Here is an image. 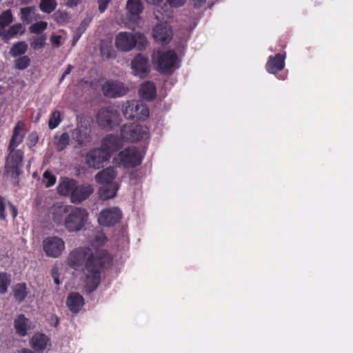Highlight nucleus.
<instances>
[{"label":"nucleus","instance_id":"18","mask_svg":"<svg viewBox=\"0 0 353 353\" xmlns=\"http://www.w3.org/2000/svg\"><path fill=\"white\" fill-rule=\"evenodd\" d=\"M71 136L77 146L80 148L86 146L92 141L90 131L87 128H77L72 130Z\"/></svg>","mask_w":353,"mask_h":353},{"label":"nucleus","instance_id":"47","mask_svg":"<svg viewBox=\"0 0 353 353\" xmlns=\"http://www.w3.org/2000/svg\"><path fill=\"white\" fill-rule=\"evenodd\" d=\"M172 7L179 8L183 6L186 0H166Z\"/></svg>","mask_w":353,"mask_h":353},{"label":"nucleus","instance_id":"17","mask_svg":"<svg viewBox=\"0 0 353 353\" xmlns=\"http://www.w3.org/2000/svg\"><path fill=\"white\" fill-rule=\"evenodd\" d=\"M285 53H277L274 56H270L265 64L268 72L275 74L282 70L285 65Z\"/></svg>","mask_w":353,"mask_h":353},{"label":"nucleus","instance_id":"2","mask_svg":"<svg viewBox=\"0 0 353 353\" xmlns=\"http://www.w3.org/2000/svg\"><path fill=\"white\" fill-rule=\"evenodd\" d=\"M114 44L121 52H130L135 47L141 50L145 48L147 40L140 32H120L116 35Z\"/></svg>","mask_w":353,"mask_h":353},{"label":"nucleus","instance_id":"33","mask_svg":"<svg viewBox=\"0 0 353 353\" xmlns=\"http://www.w3.org/2000/svg\"><path fill=\"white\" fill-rule=\"evenodd\" d=\"M126 8L132 15H139L143 9L141 0H128Z\"/></svg>","mask_w":353,"mask_h":353},{"label":"nucleus","instance_id":"13","mask_svg":"<svg viewBox=\"0 0 353 353\" xmlns=\"http://www.w3.org/2000/svg\"><path fill=\"white\" fill-rule=\"evenodd\" d=\"M132 74L141 79L145 78L150 73V63L147 57L142 54H137L131 61Z\"/></svg>","mask_w":353,"mask_h":353},{"label":"nucleus","instance_id":"16","mask_svg":"<svg viewBox=\"0 0 353 353\" xmlns=\"http://www.w3.org/2000/svg\"><path fill=\"white\" fill-rule=\"evenodd\" d=\"M93 191L92 185L88 183L79 185L77 182L70 200L73 203H81L88 199Z\"/></svg>","mask_w":353,"mask_h":353},{"label":"nucleus","instance_id":"15","mask_svg":"<svg viewBox=\"0 0 353 353\" xmlns=\"http://www.w3.org/2000/svg\"><path fill=\"white\" fill-rule=\"evenodd\" d=\"M102 92L105 97L116 98L123 96L128 92L123 83L106 81L102 85Z\"/></svg>","mask_w":353,"mask_h":353},{"label":"nucleus","instance_id":"50","mask_svg":"<svg viewBox=\"0 0 353 353\" xmlns=\"http://www.w3.org/2000/svg\"><path fill=\"white\" fill-rule=\"evenodd\" d=\"M73 67L71 65H68L65 69V70L64 71V72L62 74V77H61V79H64L67 75H68L72 70Z\"/></svg>","mask_w":353,"mask_h":353},{"label":"nucleus","instance_id":"49","mask_svg":"<svg viewBox=\"0 0 353 353\" xmlns=\"http://www.w3.org/2000/svg\"><path fill=\"white\" fill-rule=\"evenodd\" d=\"M192 1L193 2L194 6L195 8H198L202 7L206 1V0H192Z\"/></svg>","mask_w":353,"mask_h":353},{"label":"nucleus","instance_id":"6","mask_svg":"<svg viewBox=\"0 0 353 353\" xmlns=\"http://www.w3.org/2000/svg\"><path fill=\"white\" fill-rule=\"evenodd\" d=\"M179 56L174 50L158 52L156 59L157 70L163 74H171L176 68Z\"/></svg>","mask_w":353,"mask_h":353},{"label":"nucleus","instance_id":"10","mask_svg":"<svg viewBox=\"0 0 353 353\" xmlns=\"http://www.w3.org/2000/svg\"><path fill=\"white\" fill-rule=\"evenodd\" d=\"M120 163L125 168H132L139 165L143 159L141 152L135 147H128L118 154Z\"/></svg>","mask_w":353,"mask_h":353},{"label":"nucleus","instance_id":"5","mask_svg":"<svg viewBox=\"0 0 353 353\" xmlns=\"http://www.w3.org/2000/svg\"><path fill=\"white\" fill-rule=\"evenodd\" d=\"M120 133L121 139L128 142H137L149 139L148 128L136 123L123 125Z\"/></svg>","mask_w":353,"mask_h":353},{"label":"nucleus","instance_id":"42","mask_svg":"<svg viewBox=\"0 0 353 353\" xmlns=\"http://www.w3.org/2000/svg\"><path fill=\"white\" fill-rule=\"evenodd\" d=\"M61 121V114L59 110L54 111L50 117L48 127L50 130L56 128Z\"/></svg>","mask_w":353,"mask_h":353},{"label":"nucleus","instance_id":"4","mask_svg":"<svg viewBox=\"0 0 353 353\" xmlns=\"http://www.w3.org/2000/svg\"><path fill=\"white\" fill-rule=\"evenodd\" d=\"M8 155L5 163V174L18 185V178L21 173L24 154L21 150H8Z\"/></svg>","mask_w":353,"mask_h":353},{"label":"nucleus","instance_id":"41","mask_svg":"<svg viewBox=\"0 0 353 353\" xmlns=\"http://www.w3.org/2000/svg\"><path fill=\"white\" fill-rule=\"evenodd\" d=\"M48 27V23L46 21H40L32 24L29 27V30L32 34H41Z\"/></svg>","mask_w":353,"mask_h":353},{"label":"nucleus","instance_id":"34","mask_svg":"<svg viewBox=\"0 0 353 353\" xmlns=\"http://www.w3.org/2000/svg\"><path fill=\"white\" fill-rule=\"evenodd\" d=\"M24 32V28L20 23H15L11 26L8 30L3 34V39L8 40L12 37H16L18 34H23Z\"/></svg>","mask_w":353,"mask_h":353},{"label":"nucleus","instance_id":"48","mask_svg":"<svg viewBox=\"0 0 353 353\" xmlns=\"http://www.w3.org/2000/svg\"><path fill=\"white\" fill-rule=\"evenodd\" d=\"M8 205H9V208H10L12 218L13 219L16 218L18 214V211H17V208L12 203L9 202Z\"/></svg>","mask_w":353,"mask_h":353},{"label":"nucleus","instance_id":"8","mask_svg":"<svg viewBox=\"0 0 353 353\" xmlns=\"http://www.w3.org/2000/svg\"><path fill=\"white\" fill-rule=\"evenodd\" d=\"M96 119L98 126L106 130H112L119 123V114L110 107L100 109Z\"/></svg>","mask_w":353,"mask_h":353},{"label":"nucleus","instance_id":"32","mask_svg":"<svg viewBox=\"0 0 353 353\" xmlns=\"http://www.w3.org/2000/svg\"><path fill=\"white\" fill-rule=\"evenodd\" d=\"M28 48V44L25 41H19L11 47L10 50V54L12 57H18L21 56H23V54L27 52Z\"/></svg>","mask_w":353,"mask_h":353},{"label":"nucleus","instance_id":"20","mask_svg":"<svg viewBox=\"0 0 353 353\" xmlns=\"http://www.w3.org/2000/svg\"><path fill=\"white\" fill-rule=\"evenodd\" d=\"M66 305L73 314H77L84 305L83 297L78 292H71L68 294Z\"/></svg>","mask_w":353,"mask_h":353},{"label":"nucleus","instance_id":"40","mask_svg":"<svg viewBox=\"0 0 353 353\" xmlns=\"http://www.w3.org/2000/svg\"><path fill=\"white\" fill-rule=\"evenodd\" d=\"M54 21L59 24H63L69 21L70 17L65 10H58L53 15Z\"/></svg>","mask_w":353,"mask_h":353},{"label":"nucleus","instance_id":"24","mask_svg":"<svg viewBox=\"0 0 353 353\" xmlns=\"http://www.w3.org/2000/svg\"><path fill=\"white\" fill-rule=\"evenodd\" d=\"M121 146L119 137L114 134H108L103 138L101 148L105 150L110 154L111 152L118 150Z\"/></svg>","mask_w":353,"mask_h":353},{"label":"nucleus","instance_id":"52","mask_svg":"<svg viewBox=\"0 0 353 353\" xmlns=\"http://www.w3.org/2000/svg\"><path fill=\"white\" fill-rule=\"evenodd\" d=\"M81 31L80 30V29H78L77 34L73 37V43H74L78 41V39L81 37Z\"/></svg>","mask_w":353,"mask_h":353},{"label":"nucleus","instance_id":"1","mask_svg":"<svg viewBox=\"0 0 353 353\" xmlns=\"http://www.w3.org/2000/svg\"><path fill=\"white\" fill-rule=\"evenodd\" d=\"M108 239L103 232H98L88 247L74 249L68 256V265L74 270H85V290L94 292L101 283V273L112 264L113 258L109 252L101 247Z\"/></svg>","mask_w":353,"mask_h":353},{"label":"nucleus","instance_id":"7","mask_svg":"<svg viewBox=\"0 0 353 353\" xmlns=\"http://www.w3.org/2000/svg\"><path fill=\"white\" fill-rule=\"evenodd\" d=\"M147 105L139 101H128L123 106V114L128 119L144 120L149 117Z\"/></svg>","mask_w":353,"mask_h":353},{"label":"nucleus","instance_id":"54","mask_svg":"<svg viewBox=\"0 0 353 353\" xmlns=\"http://www.w3.org/2000/svg\"><path fill=\"white\" fill-rule=\"evenodd\" d=\"M18 353H34V352L30 349L23 348L21 350H19Z\"/></svg>","mask_w":353,"mask_h":353},{"label":"nucleus","instance_id":"26","mask_svg":"<svg viewBox=\"0 0 353 353\" xmlns=\"http://www.w3.org/2000/svg\"><path fill=\"white\" fill-rule=\"evenodd\" d=\"M139 94L148 101L153 100L157 94V89L154 83L152 81H146L141 84L139 89Z\"/></svg>","mask_w":353,"mask_h":353},{"label":"nucleus","instance_id":"38","mask_svg":"<svg viewBox=\"0 0 353 353\" xmlns=\"http://www.w3.org/2000/svg\"><path fill=\"white\" fill-rule=\"evenodd\" d=\"M46 39L47 37L44 34L33 37L30 42V46L35 50L42 49L46 44Z\"/></svg>","mask_w":353,"mask_h":353},{"label":"nucleus","instance_id":"43","mask_svg":"<svg viewBox=\"0 0 353 353\" xmlns=\"http://www.w3.org/2000/svg\"><path fill=\"white\" fill-rule=\"evenodd\" d=\"M13 21L12 14L10 10H7L0 15V24L6 27Z\"/></svg>","mask_w":353,"mask_h":353},{"label":"nucleus","instance_id":"51","mask_svg":"<svg viewBox=\"0 0 353 353\" xmlns=\"http://www.w3.org/2000/svg\"><path fill=\"white\" fill-rule=\"evenodd\" d=\"M145 1L148 3L154 5V6H158L163 1V0H145Z\"/></svg>","mask_w":353,"mask_h":353},{"label":"nucleus","instance_id":"36","mask_svg":"<svg viewBox=\"0 0 353 353\" xmlns=\"http://www.w3.org/2000/svg\"><path fill=\"white\" fill-rule=\"evenodd\" d=\"M34 7H25L22 8L21 12V19L23 23L27 24L32 22L34 15Z\"/></svg>","mask_w":353,"mask_h":353},{"label":"nucleus","instance_id":"39","mask_svg":"<svg viewBox=\"0 0 353 353\" xmlns=\"http://www.w3.org/2000/svg\"><path fill=\"white\" fill-rule=\"evenodd\" d=\"M30 57L27 55L18 57L14 62V68L19 70H24L30 65Z\"/></svg>","mask_w":353,"mask_h":353},{"label":"nucleus","instance_id":"28","mask_svg":"<svg viewBox=\"0 0 353 353\" xmlns=\"http://www.w3.org/2000/svg\"><path fill=\"white\" fill-rule=\"evenodd\" d=\"M118 190V185L114 184H103L99 190V195L101 199L105 201L114 198Z\"/></svg>","mask_w":353,"mask_h":353},{"label":"nucleus","instance_id":"55","mask_svg":"<svg viewBox=\"0 0 353 353\" xmlns=\"http://www.w3.org/2000/svg\"><path fill=\"white\" fill-rule=\"evenodd\" d=\"M4 28H5V26L0 24V37H2L3 39V34L6 33L4 32Z\"/></svg>","mask_w":353,"mask_h":353},{"label":"nucleus","instance_id":"35","mask_svg":"<svg viewBox=\"0 0 353 353\" xmlns=\"http://www.w3.org/2000/svg\"><path fill=\"white\" fill-rule=\"evenodd\" d=\"M57 6L56 0H41L39 3L40 10L47 14L54 12Z\"/></svg>","mask_w":353,"mask_h":353},{"label":"nucleus","instance_id":"27","mask_svg":"<svg viewBox=\"0 0 353 353\" xmlns=\"http://www.w3.org/2000/svg\"><path fill=\"white\" fill-rule=\"evenodd\" d=\"M21 124V122H18L15 125L8 146V150H17L16 148L22 143L24 136L20 134V132L22 130Z\"/></svg>","mask_w":353,"mask_h":353},{"label":"nucleus","instance_id":"21","mask_svg":"<svg viewBox=\"0 0 353 353\" xmlns=\"http://www.w3.org/2000/svg\"><path fill=\"white\" fill-rule=\"evenodd\" d=\"M30 320L24 314L18 315L14 321L16 334L21 337L26 336L28 330L30 329Z\"/></svg>","mask_w":353,"mask_h":353},{"label":"nucleus","instance_id":"22","mask_svg":"<svg viewBox=\"0 0 353 353\" xmlns=\"http://www.w3.org/2000/svg\"><path fill=\"white\" fill-rule=\"evenodd\" d=\"M77 181L72 179L64 178L59 183L57 186V192L59 194L65 196H70L74 192Z\"/></svg>","mask_w":353,"mask_h":353},{"label":"nucleus","instance_id":"14","mask_svg":"<svg viewBox=\"0 0 353 353\" xmlns=\"http://www.w3.org/2000/svg\"><path fill=\"white\" fill-rule=\"evenodd\" d=\"M172 36V30L166 23H159L153 28V37L157 43L161 45L170 43Z\"/></svg>","mask_w":353,"mask_h":353},{"label":"nucleus","instance_id":"45","mask_svg":"<svg viewBox=\"0 0 353 353\" xmlns=\"http://www.w3.org/2000/svg\"><path fill=\"white\" fill-rule=\"evenodd\" d=\"M112 0H97L99 5V11L103 13L108 7L109 3Z\"/></svg>","mask_w":353,"mask_h":353},{"label":"nucleus","instance_id":"37","mask_svg":"<svg viewBox=\"0 0 353 353\" xmlns=\"http://www.w3.org/2000/svg\"><path fill=\"white\" fill-rule=\"evenodd\" d=\"M11 283V276L6 272H0V294L7 292Z\"/></svg>","mask_w":353,"mask_h":353},{"label":"nucleus","instance_id":"56","mask_svg":"<svg viewBox=\"0 0 353 353\" xmlns=\"http://www.w3.org/2000/svg\"><path fill=\"white\" fill-rule=\"evenodd\" d=\"M72 2H71V5H72L73 3L74 5H77V1L78 0H70Z\"/></svg>","mask_w":353,"mask_h":353},{"label":"nucleus","instance_id":"25","mask_svg":"<svg viewBox=\"0 0 353 353\" xmlns=\"http://www.w3.org/2000/svg\"><path fill=\"white\" fill-rule=\"evenodd\" d=\"M50 339L44 334H35L31 341L30 344L32 349L38 352H42L48 345Z\"/></svg>","mask_w":353,"mask_h":353},{"label":"nucleus","instance_id":"30","mask_svg":"<svg viewBox=\"0 0 353 353\" xmlns=\"http://www.w3.org/2000/svg\"><path fill=\"white\" fill-rule=\"evenodd\" d=\"M54 139V146L58 152L64 150L70 143V136L67 132H63L59 136L57 134Z\"/></svg>","mask_w":353,"mask_h":353},{"label":"nucleus","instance_id":"29","mask_svg":"<svg viewBox=\"0 0 353 353\" xmlns=\"http://www.w3.org/2000/svg\"><path fill=\"white\" fill-rule=\"evenodd\" d=\"M100 54L107 59L115 58L116 54L110 39L102 40L100 43Z\"/></svg>","mask_w":353,"mask_h":353},{"label":"nucleus","instance_id":"11","mask_svg":"<svg viewBox=\"0 0 353 353\" xmlns=\"http://www.w3.org/2000/svg\"><path fill=\"white\" fill-rule=\"evenodd\" d=\"M43 250L46 255L51 258L59 257L65 250V242L59 236L45 238L42 242Z\"/></svg>","mask_w":353,"mask_h":353},{"label":"nucleus","instance_id":"12","mask_svg":"<svg viewBox=\"0 0 353 353\" xmlns=\"http://www.w3.org/2000/svg\"><path fill=\"white\" fill-rule=\"evenodd\" d=\"M122 218V212L118 207H110L101 211L98 223L103 227H111L118 223Z\"/></svg>","mask_w":353,"mask_h":353},{"label":"nucleus","instance_id":"58","mask_svg":"<svg viewBox=\"0 0 353 353\" xmlns=\"http://www.w3.org/2000/svg\"><path fill=\"white\" fill-rule=\"evenodd\" d=\"M58 324H59V319H56V323H55V325H55V326H57V325H58Z\"/></svg>","mask_w":353,"mask_h":353},{"label":"nucleus","instance_id":"46","mask_svg":"<svg viewBox=\"0 0 353 353\" xmlns=\"http://www.w3.org/2000/svg\"><path fill=\"white\" fill-rule=\"evenodd\" d=\"M5 199L3 196H0V219L5 221L6 219V214L5 212Z\"/></svg>","mask_w":353,"mask_h":353},{"label":"nucleus","instance_id":"23","mask_svg":"<svg viewBox=\"0 0 353 353\" xmlns=\"http://www.w3.org/2000/svg\"><path fill=\"white\" fill-rule=\"evenodd\" d=\"M117 172L114 168L109 167L98 172L95 176L96 181L99 184H114L113 180L116 178Z\"/></svg>","mask_w":353,"mask_h":353},{"label":"nucleus","instance_id":"9","mask_svg":"<svg viewBox=\"0 0 353 353\" xmlns=\"http://www.w3.org/2000/svg\"><path fill=\"white\" fill-rule=\"evenodd\" d=\"M110 158L108 152L99 147L90 149L85 154V161L89 168L98 170L103 168Z\"/></svg>","mask_w":353,"mask_h":353},{"label":"nucleus","instance_id":"31","mask_svg":"<svg viewBox=\"0 0 353 353\" xmlns=\"http://www.w3.org/2000/svg\"><path fill=\"white\" fill-rule=\"evenodd\" d=\"M28 294V292L25 283H17L14 285L13 288V296L19 303L26 299Z\"/></svg>","mask_w":353,"mask_h":353},{"label":"nucleus","instance_id":"19","mask_svg":"<svg viewBox=\"0 0 353 353\" xmlns=\"http://www.w3.org/2000/svg\"><path fill=\"white\" fill-rule=\"evenodd\" d=\"M71 207V205H63L59 203H54L50 209L53 221L57 224H63L64 219L69 213Z\"/></svg>","mask_w":353,"mask_h":353},{"label":"nucleus","instance_id":"3","mask_svg":"<svg viewBox=\"0 0 353 353\" xmlns=\"http://www.w3.org/2000/svg\"><path fill=\"white\" fill-rule=\"evenodd\" d=\"M88 219V212L84 208L72 206L65 216L63 225L69 232L81 230Z\"/></svg>","mask_w":353,"mask_h":353},{"label":"nucleus","instance_id":"57","mask_svg":"<svg viewBox=\"0 0 353 353\" xmlns=\"http://www.w3.org/2000/svg\"><path fill=\"white\" fill-rule=\"evenodd\" d=\"M54 283L57 284V285H59V280L58 278H54Z\"/></svg>","mask_w":353,"mask_h":353},{"label":"nucleus","instance_id":"53","mask_svg":"<svg viewBox=\"0 0 353 353\" xmlns=\"http://www.w3.org/2000/svg\"><path fill=\"white\" fill-rule=\"evenodd\" d=\"M52 41L54 44L59 46L60 44V37H53L52 38Z\"/></svg>","mask_w":353,"mask_h":353},{"label":"nucleus","instance_id":"44","mask_svg":"<svg viewBox=\"0 0 353 353\" xmlns=\"http://www.w3.org/2000/svg\"><path fill=\"white\" fill-rule=\"evenodd\" d=\"M43 183H45V186L46 188H50L53 186L57 181L56 176L54 174H51V172H49L48 170L44 172L43 174Z\"/></svg>","mask_w":353,"mask_h":353}]
</instances>
